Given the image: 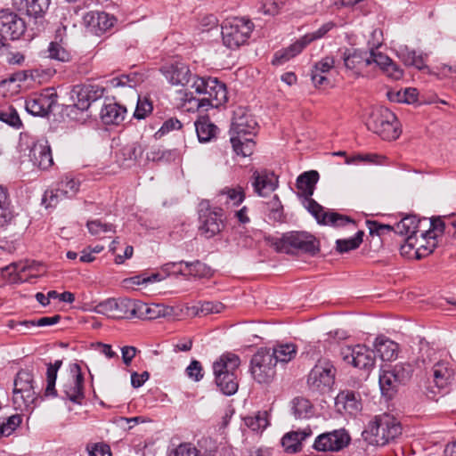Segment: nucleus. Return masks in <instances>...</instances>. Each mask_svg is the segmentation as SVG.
I'll return each instance as SVG.
<instances>
[{
	"instance_id": "f257e3e1",
	"label": "nucleus",
	"mask_w": 456,
	"mask_h": 456,
	"mask_svg": "<svg viewBox=\"0 0 456 456\" xmlns=\"http://www.w3.org/2000/svg\"><path fill=\"white\" fill-rule=\"evenodd\" d=\"M256 126L255 118L244 109L238 108L234 110L230 129V141L237 155L248 157L253 154L255 142L252 136L256 133Z\"/></svg>"
},
{
	"instance_id": "f03ea898",
	"label": "nucleus",
	"mask_w": 456,
	"mask_h": 456,
	"mask_svg": "<svg viewBox=\"0 0 456 456\" xmlns=\"http://www.w3.org/2000/svg\"><path fill=\"white\" fill-rule=\"evenodd\" d=\"M402 434L400 422L392 415L376 416L363 430L362 436L369 444L383 446Z\"/></svg>"
},
{
	"instance_id": "7ed1b4c3",
	"label": "nucleus",
	"mask_w": 456,
	"mask_h": 456,
	"mask_svg": "<svg viewBox=\"0 0 456 456\" xmlns=\"http://www.w3.org/2000/svg\"><path fill=\"white\" fill-rule=\"evenodd\" d=\"M278 252L297 255L306 254L311 256L320 252V241L307 232L292 231L282 234L273 243Z\"/></svg>"
},
{
	"instance_id": "20e7f679",
	"label": "nucleus",
	"mask_w": 456,
	"mask_h": 456,
	"mask_svg": "<svg viewBox=\"0 0 456 456\" xmlns=\"http://www.w3.org/2000/svg\"><path fill=\"white\" fill-rule=\"evenodd\" d=\"M191 87L195 89L196 93L205 94L206 97L202 98L198 102V108L210 106L217 108L227 101L226 86L224 83L220 82L216 77H193Z\"/></svg>"
},
{
	"instance_id": "39448f33",
	"label": "nucleus",
	"mask_w": 456,
	"mask_h": 456,
	"mask_svg": "<svg viewBox=\"0 0 456 456\" xmlns=\"http://www.w3.org/2000/svg\"><path fill=\"white\" fill-rule=\"evenodd\" d=\"M254 29L253 22L244 17L226 19L222 25L224 45L230 49H237L246 44Z\"/></svg>"
},
{
	"instance_id": "423d86ee",
	"label": "nucleus",
	"mask_w": 456,
	"mask_h": 456,
	"mask_svg": "<svg viewBox=\"0 0 456 456\" xmlns=\"http://www.w3.org/2000/svg\"><path fill=\"white\" fill-rule=\"evenodd\" d=\"M337 370L332 362L327 359L319 360L310 370L306 386L314 394L324 395L332 390L335 384Z\"/></svg>"
},
{
	"instance_id": "0eeeda50",
	"label": "nucleus",
	"mask_w": 456,
	"mask_h": 456,
	"mask_svg": "<svg viewBox=\"0 0 456 456\" xmlns=\"http://www.w3.org/2000/svg\"><path fill=\"white\" fill-rule=\"evenodd\" d=\"M368 128L383 140H395L401 134L399 121L396 116L387 108L374 110L368 122Z\"/></svg>"
},
{
	"instance_id": "6e6552de",
	"label": "nucleus",
	"mask_w": 456,
	"mask_h": 456,
	"mask_svg": "<svg viewBox=\"0 0 456 456\" xmlns=\"http://www.w3.org/2000/svg\"><path fill=\"white\" fill-rule=\"evenodd\" d=\"M413 372L410 363H397L391 370H384L379 379L380 390L383 395L392 398L400 385H405L411 378Z\"/></svg>"
},
{
	"instance_id": "1a4fd4ad",
	"label": "nucleus",
	"mask_w": 456,
	"mask_h": 456,
	"mask_svg": "<svg viewBox=\"0 0 456 456\" xmlns=\"http://www.w3.org/2000/svg\"><path fill=\"white\" fill-rule=\"evenodd\" d=\"M276 364L273 354H271V348H259L250 361L253 379L260 384L271 383L276 373Z\"/></svg>"
},
{
	"instance_id": "9d476101",
	"label": "nucleus",
	"mask_w": 456,
	"mask_h": 456,
	"mask_svg": "<svg viewBox=\"0 0 456 456\" xmlns=\"http://www.w3.org/2000/svg\"><path fill=\"white\" fill-rule=\"evenodd\" d=\"M224 228L223 210L211 208L208 201H202L199 209V233L206 239H211Z\"/></svg>"
},
{
	"instance_id": "9b49d317",
	"label": "nucleus",
	"mask_w": 456,
	"mask_h": 456,
	"mask_svg": "<svg viewBox=\"0 0 456 456\" xmlns=\"http://www.w3.org/2000/svg\"><path fill=\"white\" fill-rule=\"evenodd\" d=\"M135 299L127 297L107 298L97 304L94 311L96 314L106 315L111 319H133L134 318Z\"/></svg>"
},
{
	"instance_id": "f8f14e48",
	"label": "nucleus",
	"mask_w": 456,
	"mask_h": 456,
	"mask_svg": "<svg viewBox=\"0 0 456 456\" xmlns=\"http://www.w3.org/2000/svg\"><path fill=\"white\" fill-rule=\"evenodd\" d=\"M26 31L25 21L15 12H0V53L8 52L9 44L6 37L12 40L19 39Z\"/></svg>"
},
{
	"instance_id": "ddd939ff",
	"label": "nucleus",
	"mask_w": 456,
	"mask_h": 456,
	"mask_svg": "<svg viewBox=\"0 0 456 456\" xmlns=\"http://www.w3.org/2000/svg\"><path fill=\"white\" fill-rule=\"evenodd\" d=\"M33 374L27 370H20L14 379L13 403L19 408L33 407L37 400L33 387Z\"/></svg>"
},
{
	"instance_id": "4468645a",
	"label": "nucleus",
	"mask_w": 456,
	"mask_h": 456,
	"mask_svg": "<svg viewBox=\"0 0 456 456\" xmlns=\"http://www.w3.org/2000/svg\"><path fill=\"white\" fill-rule=\"evenodd\" d=\"M342 359L354 367L370 371L375 365V352L363 345L341 348Z\"/></svg>"
},
{
	"instance_id": "2eb2a0df",
	"label": "nucleus",
	"mask_w": 456,
	"mask_h": 456,
	"mask_svg": "<svg viewBox=\"0 0 456 456\" xmlns=\"http://www.w3.org/2000/svg\"><path fill=\"white\" fill-rule=\"evenodd\" d=\"M351 441L347 431L344 428L335 429L319 435L313 444L317 452H339L346 448Z\"/></svg>"
},
{
	"instance_id": "dca6fc26",
	"label": "nucleus",
	"mask_w": 456,
	"mask_h": 456,
	"mask_svg": "<svg viewBox=\"0 0 456 456\" xmlns=\"http://www.w3.org/2000/svg\"><path fill=\"white\" fill-rule=\"evenodd\" d=\"M104 92L105 88L98 85H77L71 91L74 107L82 111L88 110L94 102L102 98Z\"/></svg>"
},
{
	"instance_id": "f3484780",
	"label": "nucleus",
	"mask_w": 456,
	"mask_h": 456,
	"mask_svg": "<svg viewBox=\"0 0 456 456\" xmlns=\"http://www.w3.org/2000/svg\"><path fill=\"white\" fill-rule=\"evenodd\" d=\"M62 393L64 397L70 402L82 404V401L85 399L84 376L77 363L71 365L70 376L62 385Z\"/></svg>"
},
{
	"instance_id": "a211bd4d",
	"label": "nucleus",
	"mask_w": 456,
	"mask_h": 456,
	"mask_svg": "<svg viewBox=\"0 0 456 456\" xmlns=\"http://www.w3.org/2000/svg\"><path fill=\"white\" fill-rule=\"evenodd\" d=\"M57 102V94L46 89L40 94L29 97L26 101V110L33 116H46Z\"/></svg>"
},
{
	"instance_id": "6ab92c4d",
	"label": "nucleus",
	"mask_w": 456,
	"mask_h": 456,
	"mask_svg": "<svg viewBox=\"0 0 456 456\" xmlns=\"http://www.w3.org/2000/svg\"><path fill=\"white\" fill-rule=\"evenodd\" d=\"M30 159L38 168L45 170L53 164L51 147L47 140L37 141L30 150Z\"/></svg>"
},
{
	"instance_id": "aec40b11",
	"label": "nucleus",
	"mask_w": 456,
	"mask_h": 456,
	"mask_svg": "<svg viewBox=\"0 0 456 456\" xmlns=\"http://www.w3.org/2000/svg\"><path fill=\"white\" fill-rule=\"evenodd\" d=\"M134 318L138 319H149L153 320L160 317H166L170 315L173 308L160 305V304H152L147 305L140 300L135 299L134 305Z\"/></svg>"
},
{
	"instance_id": "412c9836",
	"label": "nucleus",
	"mask_w": 456,
	"mask_h": 456,
	"mask_svg": "<svg viewBox=\"0 0 456 456\" xmlns=\"http://www.w3.org/2000/svg\"><path fill=\"white\" fill-rule=\"evenodd\" d=\"M252 178V186L255 192L262 197L273 192L278 186V178L273 172L266 170L255 171Z\"/></svg>"
},
{
	"instance_id": "4be33fe9",
	"label": "nucleus",
	"mask_w": 456,
	"mask_h": 456,
	"mask_svg": "<svg viewBox=\"0 0 456 456\" xmlns=\"http://www.w3.org/2000/svg\"><path fill=\"white\" fill-rule=\"evenodd\" d=\"M13 7L29 17H42L49 7L50 0H12Z\"/></svg>"
},
{
	"instance_id": "5701e85b",
	"label": "nucleus",
	"mask_w": 456,
	"mask_h": 456,
	"mask_svg": "<svg viewBox=\"0 0 456 456\" xmlns=\"http://www.w3.org/2000/svg\"><path fill=\"white\" fill-rule=\"evenodd\" d=\"M84 20L92 31L101 34L113 26L115 19L104 12H90L84 16Z\"/></svg>"
},
{
	"instance_id": "b1692460",
	"label": "nucleus",
	"mask_w": 456,
	"mask_h": 456,
	"mask_svg": "<svg viewBox=\"0 0 456 456\" xmlns=\"http://www.w3.org/2000/svg\"><path fill=\"white\" fill-rule=\"evenodd\" d=\"M312 435L313 432L309 428L302 430L291 431L286 433L282 436L281 444L286 452L296 453L301 451L303 442Z\"/></svg>"
},
{
	"instance_id": "393cba45",
	"label": "nucleus",
	"mask_w": 456,
	"mask_h": 456,
	"mask_svg": "<svg viewBox=\"0 0 456 456\" xmlns=\"http://www.w3.org/2000/svg\"><path fill=\"white\" fill-rule=\"evenodd\" d=\"M163 74L172 85L175 86L188 85L192 77L189 67L183 63H176L165 68Z\"/></svg>"
},
{
	"instance_id": "a878e982",
	"label": "nucleus",
	"mask_w": 456,
	"mask_h": 456,
	"mask_svg": "<svg viewBox=\"0 0 456 456\" xmlns=\"http://www.w3.org/2000/svg\"><path fill=\"white\" fill-rule=\"evenodd\" d=\"M240 364V360L238 355L231 353L224 354L213 363L214 375L216 377L236 373Z\"/></svg>"
},
{
	"instance_id": "bb28decb",
	"label": "nucleus",
	"mask_w": 456,
	"mask_h": 456,
	"mask_svg": "<svg viewBox=\"0 0 456 456\" xmlns=\"http://www.w3.org/2000/svg\"><path fill=\"white\" fill-rule=\"evenodd\" d=\"M126 115V108L117 103L110 102L101 110V119L106 125H119Z\"/></svg>"
},
{
	"instance_id": "cd10ccee",
	"label": "nucleus",
	"mask_w": 456,
	"mask_h": 456,
	"mask_svg": "<svg viewBox=\"0 0 456 456\" xmlns=\"http://www.w3.org/2000/svg\"><path fill=\"white\" fill-rule=\"evenodd\" d=\"M334 65L335 60L331 56H326L314 64L311 72V79L316 87L330 83L325 74L328 73Z\"/></svg>"
},
{
	"instance_id": "c85d7f7f",
	"label": "nucleus",
	"mask_w": 456,
	"mask_h": 456,
	"mask_svg": "<svg viewBox=\"0 0 456 456\" xmlns=\"http://www.w3.org/2000/svg\"><path fill=\"white\" fill-rule=\"evenodd\" d=\"M318 180L319 174L315 170L306 171L298 175L296 183L298 196L305 199L312 197Z\"/></svg>"
},
{
	"instance_id": "c756f323",
	"label": "nucleus",
	"mask_w": 456,
	"mask_h": 456,
	"mask_svg": "<svg viewBox=\"0 0 456 456\" xmlns=\"http://www.w3.org/2000/svg\"><path fill=\"white\" fill-rule=\"evenodd\" d=\"M421 220L418 219L416 216H407L395 225V232L407 236V241L409 245L411 246V240H412V236L420 232L419 230Z\"/></svg>"
},
{
	"instance_id": "7c9ffc66",
	"label": "nucleus",
	"mask_w": 456,
	"mask_h": 456,
	"mask_svg": "<svg viewBox=\"0 0 456 456\" xmlns=\"http://www.w3.org/2000/svg\"><path fill=\"white\" fill-rule=\"evenodd\" d=\"M344 65L347 69L358 73L362 68L370 65L368 53L354 50H346L343 53Z\"/></svg>"
},
{
	"instance_id": "2f4dec72",
	"label": "nucleus",
	"mask_w": 456,
	"mask_h": 456,
	"mask_svg": "<svg viewBox=\"0 0 456 456\" xmlns=\"http://www.w3.org/2000/svg\"><path fill=\"white\" fill-rule=\"evenodd\" d=\"M374 347L375 354H377L382 361H392L397 357L398 345L384 336L376 338Z\"/></svg>"
},
{
	"instance_id": "473e14b6",
	"label": "nucleus",
	"mask_w": 456,
	"mask_h": 456,
	"mask_svg": "<svg viewBox=\"0 0 456 456\" xmlns=\"http://www.w3.org/2000/svg\"><path fill=\"white\" fill-rule=\"evenodd\" d=\"M336 400L337 404H342L344 410L349 414H356L362 409L360 395L354 391H341Z\"/></svg>"
},
{
	"instance_id": "72a5a7b5",
	"label": "nucleus",
	"mask_w": 456,
	"mask_h": 456,
	"mask_svg": "<svg viewBox=\"0 0 456 456\" xmlns=\"http://www.w3.org/2000/svg\"><path fill=\"white\" fill-rule=\"evenodd\" d=\"M15 216L7 189L0 185V226L9 224Z\"/></svg>"
},
{
	"instance_id": "f704fd0d",
	"label": "nucleus",
	"mask_w": 456,
	"mask_h": 456,
	"mask_svg": "<svg viewBox=\"0 0 456 456\" xmlns=\"http://www.w3.org/2000/svg\"><path fill=\"white\" fill-rule=\"evenodd\" d=\"M194 126L198 139L200 142H209L216 136L218 130L217 126L207 117H202L195 121Z\"/></svg>"
},
{
	"instance_id": "c9c22d12",
	"label": "nucleus",
	"mask_w": 456,
	"mask_h": 456,
	"mask_svg": "<svg viewBox=\"0 0 456 456\" xmlns=\"http://www.w3.org/2000/svg\"><path fill=\"white\" fill-rule=\"evenodd\" d=\"M305 47V46L299 38L289 47L276 52L273 58L272 63L273 65H281L301 53Z\"/></svg>"
},
{
	"instance_id": "e433bc0d",
	"label": "nucleus",
	"mask_w": 456,
	"mask_h": 456,
	"mask_svg": "<svg viewBox=\"0 0 456 456\" xmlns=\"http://www.w3.org/2000/svg\"><path fill=\"white\" fill-rule=\"evenodd\" d=\"M215 382L220 391L225 395H234L239 387L237 373L216 376Z\"/></svg>"
},
{
	"instance_id": "4c0bfd02",
	"label": "nucleus",
	"mask_w": 456,
	"mask_h": 456,
	"mask_svg": "<svg viewBox=\"0 0 456 456\" xmlns=\"http://www.w3.org/2000/svg\"><path fill=\"white\" fill-rule=\"evenodd\" d=\"M452 378V370L445 362H437L433 367V381L437 388L445 387Z\"/></svg>"
},
{
	"instance_id": "58836bf2",
	"label": "nucleus",
	"mask_w": 456,
	"mask_h": 456,
	"mask_svg": "<svg viewBox=\"0 0 456 456\" xmlns=\"http://www.w3.org/2000/svg\"><path fill=\"white\" fill-rule=\"evenodd\" d=\"M271 354H273L276 363L278 362L287 363L295 358L297 346L292 343L280 344L271 349Z\"/></svg>"
},
{
	"instance_id": "ea45409f",
	"label": "nucleus",
	"mask_w": 456,
	"mask_h": 456,
	"mask_svg": "<svg viewBox=\"0 0 456 456\" xmlns=\"http://www.w3.org/2000/svg\"><path fill=\"white\" fill-rule=\"evenodd\" d=\"M45 53L46 57L60 62H69L73 59L71 52L59 42H51Z\"/></svg>"
},
{
	"instance_id": "a19ab883",
	"label": "nucleus",
	"mask_w": 456,
	"mask_h": 456,
	"mask_svg": "<svg viewBox=\"0 0 456 456\" xmlns=\"http://www.w3.org/2000/svg\"><path fill=\"white\" fill-rule=\"evenodd\" d=\"M312 403L304 397H296L291 402V410L297 419H305L312 415Z\"/></svg>"
},
{
	"instance_id": "79ce46f5",
	"label": "nucleus",
	"mask_w": 456,
	"mask_h": 456,
	"mask_svg": "<svg viewBox=\"0 0 456 456\" xmlns=\"http://www.w3.org/2000/svg\"><path fill=\"white\" fill-rule=\"evenodd\" d=\"M387 97L391 102L411 104L418 100V92L417 89L409 87L404 90L388 92Z\"/></svg>"
},
{
	"instance_id": "37998d69",
	"label": "nucleus",
	"mask_w": 456,
	"mask_h": 456,
	"mask_svg": "<svg viewBox=\"0 0 456 456\" xmlns=\"http://www.w3.org/2000/svg\"><path fill=\"white\" fill-rule=\"evenodd\" d=\"M245 425L253 431H263L269 425L268 412L258 411L255 416L244 418Z\"/></svg>"
},
{
	"instance_id": "c03bdc74",
	"label": "nucleus",
	"mask_w": 456,
	"mask_h": 456,
	"mask_svg": "<svg viewBox=\"0 0 456 456\" xmlns=\"http://www.w3.org/2000/svg\"><path fill=\"white\" fill-rule=\"evenodd\" d=\"M364 232L358 231L354 237L349 239H338L336 240V249L340 253H346L359 248L362 242Z\"/></svg>"
},
{
	"instance_id": "a18cd8bd",
	"label": "nucleus",
	"mask_w": 456,
	"mask_h": 456,
	"mask_svg": "<svg viewBox=\"0 0 456 456\" xmlns=\"http://www.w3.org/2000/svg\"><path fill=\"white\" fill-rule=\"evenodd\" d=\"M177 152L175 150H163L159 147H152L147 152L146 158L151 161L170 162L175 159Z\"/></svg>"
},
{
	"instance_id": "49530a36",
	"label": "nucleus",
	"mask_w": 456,
	"mask_h": 456,
	"mask_svg": "<svg viewBox=\"0 0 456 456\" xmlns=\"http://www.w3.org/2000/svg\"><path fill=\"white\" fill-rule=\"evenodd\" d=\"M399 57L407 66H413L418 69H422L426 67L422 56L417 55L415 51L410 50L407 47L400 50Z\"/></svg>"
},
{
	"instance_id": "de8ad7c7",
	"label": "nucleus",
	"mask_w": 456,
	"mask_h": 456,
	"mask_svg": "<svg viewBox=\"0 0 456 456\" xmlns=\"http://www.w3.org/2000/svg\"><path fill=\"white\" fill-rule=\"evenodd\" d=\"M179 264L185 265L188 274L193 277L203 278L210 275L211 269L200 260L193 262L179 261Z\"/></svg>"
},
{
	"instance_id": "09e8293b",
	"label": "nucleus",
	"mask_w": 456,
	"mask_h": 456,
	"mask_svg": "<svg viewBox=\"0 0 456 456\" xmlns=\"http://www.w3.org/2000/svg\"><path fill=\"white\" fill-rule=\"evenodd\" d=\"M21 416L13 414L6 418L0 419V436H10L21 423Z\"/></svg>"
},
{
	"instance_id": "8fccbe9b",
	"label": "nucleus",
	"mask_w": 456,
	"mask_h": 456,
	"mask_svg": "<svg viewBox=\"0 0 456 456\" xmlns=\"http://www.w3.org/2000/svg\"><path fill=\"white\" fill-rule=\"evenodd\" d=\"M429 230L421 231V237L435 240L438 235L443 234L446 229L445 223L442 220L440 216L432 217L429 220Z\"/></svg>"
},
{
	"instance_id": "3c124183",
	"label": "nucleus",
	"mask_w": 456,
	"mask_h": 456,
	"mask_svg": "<svg viewBox=\"0 0 456 456\" xmlns=\"http://www.w3.org/2000/svg\"><path fill=\"white\" fill-rule=\"evenodd\" d=\"M69 199L68 195L58 190V184L54 188L46 190L42 198V202L46 208L55 207L61 200Z\"/></svg>"
},
{
	"instance_id": "603ef678",
	"label": "nucleus",
	"mask_w": 456,
	"mask_h": 456,
	"mask_svg": "<svg viewBox=\"0 0 456 456\" xmlns=\"http://www.w3.org/2000/svg\"><path fill=\"white\" fill-rule=\"evenodd\" d=\"M335 27V23L329 21L321 26L317 30L305 34L300 39L304 45L306 46L311 42L322 38L329 31Z\"/></svg>"
},
{
	"instance_id": "864d4df0",
	"label": "nucleus",
	"mask_w": 456,
	"mask_h": 456,
	"mask_svg": "<svg viewBox=\"0 0 456 456\" xmlns=\"http://www.w3.org/2000/svg\"><path fill=\"white\" fill-rule=\"evenodd\" d=\"M351 222L352 220L348 216L340 215L336 212H325L321 217L319 224L324 225L330 224L333 226H340Z\"/></svg>"
},
{
	"instance_id": "5fc2aeb1",
	"label": "nucleus",
	"mask_w": 456,
	"mask_h": 456,
	"mask_svg": "<svg viewBox=\"0 0 456 456\" xmlns=\"http://www.w3.org/2000/svg\"><path fill=\"white\" fill-rule=\"evenodd\" d=\"M32 268L25 263H12L4 268L5 271L9 272L10 275H13V281H25L28 278L25 276V273Z\"/></svg>"
},
{
	"instance_id": "6e6d98bb",
	"label": "nucleus",
	"mask_w": 456,
	"mask_h": 456,
	"mask_svg": "<svg viewBox=\"0 0 456 456\" xmlns=\"http://www.w3.org/2000/svg\"><path fill=\"white\" fill-rule=\"evenodd\" d=\"M0 120L14 127L21 126L18 112L12 106L0 109Z\"/></svg>"
},
{
	"instance_id": "4d7b16f0",
	"label": "nucleus",
	"mask_w": 456,
	"mask_h": 456,
	"mask_svg": "<svg viewBox=\"0 0 456 456\" xmlns=\"http://www.w3.org/2000/svg\"><path fill=\"white\" fill-rule=\"evenodd\" d=\"M86 227L92 235H100L105 232H116L115 226L113 224L102 223L98 219L88 221Z\"/></svg>"
},
{
	"instance_id": "13d9d810",
	"label": "nucleus",
	"mask_w": 456,
	"mask_h": 456,
	"mask_svg": "<svg viewBox=\"0 0 456 456\" xmlns=\"http://www.w3.org/2000/svg\"><path fill=\"white\" fill-rule=\"evenodd\" d=\"M61 320V316L59 314H55L53 316H45L39 318L38 320H28V321H23L19 322L18 325L25 326L27 328L32 327V326H51L58 323Z\"/></svg>"
},
{
	"instance_id": "bf43d9fd",
	"label": "nucleus",
	"mask_w": 456,
	"mask_h": 456,
	"mask_svg": "<svg viewBox=\"0 0 456 456\" xmlns=\"http://www.w3.org/2000/svg\"><path fill=\"white\" fill-rule=\"evenodd\" d=\"M269 210V218L281 222L283 218V207L277 195H274L273 199L267 203Z\"/></svg>"
},
{
	"instance_id": "052dcab7",
	"label": "nucleus",
	"mask_w": 456,
	"mask_h": 456,
	"mask_svg": "<svg viewBox=\"0 0 456 456\" xmlns=\"http://www.w3.org/2000/svg\"><path fill=\"white\" fill-rule=\"evenodd\" d=\"M58 190L61 191L68 197H74L78 191L79 183L73 178L66 176L64 179L57 183Z\"/></svg>"
},
{
	"instance_id": "680f3d73",
	"label": "nucleus",
	"mask_w": 456,
	"mask_h": 456,
	"mask_svg": "<svg viewBox=\"0 0 456 456\" xmlns=\"http://www.w3.org/2000/svg\"><path fill=\"white\" fill-rule=\"evenodd\" d=\"M152 109V103L147 98H141L138 96L134 117L136 119H143L151 113Z\"/></svg>"
},
{
	"instance_id": "e2e57ef3",
	"label": "nucleus",
	"mask_w": 456,
	"mask_h": 456,
	"mask_svg": "<svg viewBox=\"0 0 456 456\" xmlns=\"http://www.w3.org/2000/svg\"><path fill=\"white\" fill-rule=\"evenodd\" d=\"M366 224L368 226L369 232L370 235H378L381 236L387 232H395V226L389 225V224H380L378 221H370L368 220L366 222Z\"/></svg>"
},
{
	"instance_id": "0e129e2a",
	"label": "nucleus",
	"mask_w": 456,
	"mask_h": 456,
	"mask_svg": "<svg viewBox=\"0 0 456 456\" xmlns=\"http://www.w3.org/2000/svg\"><path fill=\"white\" fill-rule=\"evenodd\" d=\"M368 60L370 61V65L374 63L382 70L385 69L386 66L392 61L388 56L373 50L368 53Z\"/></svg>"
},
{
	"instance_id": "69168bd1",
	"label": "nucleus",
	"mask_w": 456,
	"mask_h": 456,
	"mask_svg": "<svg viewBox=\"0 0 456 456\" xmlns=\"http://www.w3.org/2000/svg\"><path fill=\"white\" fill-rule=\"evenodd\" d=\"M185 371L187 376L194 381H200L203 378L201 363L197 360H192Z\"/></svg>"
},
{
	"instance_id": "338daca9",
	"label": "nucleus",
	"mask_w": 456,
	"mask_h": 456,
	"mask_svg": "<svg viewBox=\"0 0 456 456\" xmlns=\"http://www.w3.org/2000/svg\"><path fill=\"white\" fill-rule=\"evenodd\" d=\"M224 194L233 202L234 205H240L245 199V194L241 187L237 188H225L223 191Z\"/></svg>"
},
{
	"instance_id": "774afa93",
	"label": "nucleus",
	"mask_w": 456,
	"mask_h": 456,
	"mask_svg": "<svg viewBox=\"0 0 456 456\" xmlns=\"http://www.w3.org/2000/svg\"><path fill=\"white\" fill-rule=\"evenodd\" d=\"M181 128L182 123L180 122V120H178L175 118H170L163 123L161 127L156 133V135H159L160 137L166 134L167 133H169L170 131L178 130Z\"/></svg>"
}]
</instances>
